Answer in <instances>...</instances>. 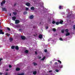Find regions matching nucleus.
I'll use <instances>...</instances> for the list:
<instances>
[{
  "label": "nucleus",
  "instance_id": "1",
  "mask_svg": "<svg viewBox=\"0 0 75 75\" xmlns=\"http://www.w3.org/2000/svg\"><path fill=\"white\" fill-rule=\"evenodd\" d=\"M20 23V20L17 19L15 20V24H18V23Z\"/></svg>",
  "mask_w": 75,
  "mask_h": 75
},
{
  "label": "nucleus",
  "instance_id": "2",
  "mask_svg": "<svg viewBox=\"0 0 75 75\" xmlns=\"http://www.w3.org/2000/svg\"><path fill=\"white\" fill-rule=\"evenodd\" d=\"M4 33L3 32V30L2 29H0V34H4Z\"/></svg>",
  "mask_w": 75,
  "mask_h": 75
},
{
  "label": "nucleus",
  "instance_id": "3",
  "mask_svg": "<svg viewBox=\"0 0 75 75\" xmlns=\"http://www.w3.org/2000/svg\"><path fill=\"white\" fill-rule=\"evenodd\" d=\"M21 38L22 39V40L25 39V36H21Z\"/></svg>",
  "mask_w": 75,
  "mask_h": 75
},
{
  "label": "nucleus",
  "instance_id": "4",
  "mask_svg": "<svg viewBox=\"0 0 75 75\" xmlns=\"http://www.w3.org/2000/svg\"><path fill=\"white\" fill-rule=\"evenodd\" d=\"M2 11H7V9L5 8H2Z\"/></svg>",
  "mask_w": 75,
  "mask_h": 75
},
{
  "label": "nucleus",
  "instance_id": "5",
  "mask_svg": "<svg viewBox=\"0 0 75 75\" xmlns=\"http://www.w3.org/2000/svg\"><path fill=\"white\" fill-rule=\"evenodd\" d=\"M26 6H28V7L30 6V3L29 2H27L26 4Z\"/></svg>",
  "mask_w": 75,
  "mask_h": 75
},
{
  "label": "nucleus",
  "instance_id": "6",
  "mask_svg": "<svg viewBox=\"0 0 75 75\" xmlns=\"http://www.w3.org/2000/svg\"><path fill=\"white\" fill-rule=\"evenodd\" d=\"M39 38L40 39H41L42 38V35H39Z\"/></svg>",
  "mask_w": 75,
  "mask_h": 75
},
{
  "label": "nucleus",
  "instance_id": "7",
  "mask_svg": "<svg viewBox=\"0 0 75 75\" xmlns=\"http://www.w3.org/2000/svg\"><path fill=\"white\" fill-rule=\"evenodd\" d=\"M70 35V33L69 32H67L66 34V36H68Z\"/></svg>",
  "mask_w": 75,
  "mask_h": 75
},
{
  "label": "nucleus",
  "instance_id": "8",
  "mask_svg": "<svg viewBox=\"0 0 75 75\" xmlns=\"http://www.w3.org/2000/svg\"><path fill=\"white\" fill-rule=\"evenodd\" d=\"M15 49L16 50H18L19 49V47H18V46H16L15 47Z\"/></svg>",
  "mask_w": 75,
  "mask_h": 75
},
{
  "label": "nucleus",
  "instance_id": "9",
  "mask_svg": "<svg viewBox=\"0 0 75 75\" xmlns=\"http://www.w3.org/2000/svg\"><path fill=\"white\" fill-rule=\"evenodd\" d=\"M20 68H17L16 69V71H20Z\"/></svg>",
  "mask_w": 75,
  "mask_h": 75
},
{
  "label": "nucleus",
  "instance_id": "10",
  "mask_svg": "<svg viewBox=\"0 0 75 75\" xmlns=\"http://www.w3.org/2000/svg\"><path fill=\"white\" fill-rule=\"evenodd\" d=\"M30 9L32 10H34V9H35V8H34V7L32 6L30 8Z\"/></svg>",
  "mask_w": 75,
  "mask_h": 75
},
{
  "label": "nucleus",
  "instance_id": "11",
  "mask_svg": "<svg viewBox=\"0 0 75 75\" xmlns=\"http://www.w3.org/2000/svg\"><path fill=\"white\" fill-rule=\"evenodd\" d=\"M34 18V16H33V15L31 16L30 17V19H32V18Z\"/></svg>",
  "mask_w": 75,
  "mask_h": 75
},
{
  "label": "nucleus",
  "instance_id": "12",
  "mask_svg": "<svg viewBox=\"0 0 75 75\" xmlns=\"http://www.w3.org/2000/svg\"><path fill=\"white\" fill-rule=\"evenodd\" d=\"M16 19V17H12V20L14 21Z\"/></svg>",
  "mask_w": 75,
  "mask_h": 75
},
{
  "label": "nucleus",
  "instance_id": "13",
  "mask_svg": "<svg viewBox=\"0 0 75 75\" xmlns=\"http://www.w3.org/2000/svg\"><path fill=\"white\" fill-rule=\"evenodd\" d=\"M9 40H10V42H12V41H13V39L11 38H10Z\"/></svg>",
  "mask_w": 75,
  "mask_h": 75
},
{
  "label": "nucleus",
  "instance_id": "14",
  "mask_svg": "<svg viewBox=\"0 0 75 75\" xmlns=\"http://www.w3.org/2000/svg\"><path fill=\"white\" fill-rule=\"evenodd\" d=\"M24 52L25 53H26V54H28V50H26Z\"/></svg>",
  "mask_w": 75,
  "mask_h": 75
},
{
  "label": "nucleus",
  "instance_id": "15",
  "mask_svg": "<svg viewBox=\"0 0 75 75\" xmlns=\"http://www.w3.org/2000/svg\"><path fill=\"white\" fill-rule=\"evenodd\" d=\"M27 13H28V12H27V11H25L23 12V14L24 15H25V14H26Z\"/></svg>",
  "mask_w": 75,
  "mask_h": 75
},
{
  "label": "nucleus",
  "instance_id": "16",
  "mask_svg": "<svg viewBox=\"0 0 75 75\" xmlns=\"http://www.w3.org/2000/svg\"><path fill=\"white\" fill-rule=\"evenodd\" d=\"M64 22V21L63 20H61L59 22V23L62 24V23Z\"/></svg>",
  "mask_w": 75,
  "mask_h": 75
},
{
  "label": "nucleus",
  "instance_id": "17",
  "mask_svg": "<svg viewBox=\"0 0 75 75\" xmlns=\"http://www.w3.org/2000/svg\"><path fill=\"white\" fill-rule=\"evenodd\" d=\"M45 59V57H44L42 59H41V60L42 61H44V59Z\"/></svg>",
  "mask_w": 75,
  "mask_h": 75
},
{
  "label": "nucleus",
  "instance_id": "18",
  "mask_svg": "<svg viewBox=\"0 0 75 75\" xmlns=\"http://www.w3.org/2000/svg\"><path fill=\"white\" fill-rule=\"evenodd\" d=\"M37 72L36 71H33V74L34 75H36V74H37Z\"/></svg>",
  "mask_w": 75,
  "mask_h": 75
},
{
  "label": "nucleus",
  "instance_id": "19",
  "mask_svg": "<svg viewBox=\"0 0 75 75\" xmlns=\"http://www.w3.org/2000/svg\"><path fill=\"white\" fill-rule=\"evenodd\" d=\"M62 7H63V6H59V9H61V8H62Z\"/></svg>",
  "mask_w": 75,
  "mask_h": 75
},
{
  "label": "nucleus",
  "instance_id": "20",
  "mask_svg": "<svg viewBox=\"0 0 75 75\" xmlns=\"http://www.w3.org/2000/svg\"><path fill=\"white\" fill-rule=\"evenodd\" d=\"M52 30L53 31H54V32H55L56 31V29L55 28H53Z\"/></svg>",
  "mask_w": 75,
  "mask_h": 75
},
{
  "label": "nucleus",
  "instance_id": "21",
  "mask_svg": "<svg viewBox=\"0 0 75 75\" xmlns=\"http://www.w3.org/2000/svg\"><path fill=\"white\" fill-rule=\"evenodd\" d=\"M65 32H66V33H68V32L69 31V30H68V29H66L65 30Z\"/></svg>",
  "mask_w": 75,
  "mask_h": 75
},
{
  "label": "nucleus",
  "instance_id": "22",
  "mask_svg": "<svg viewBox=\"0 0 75 75\" xmlns=\"http://www.w3.org/2000/svg\"><path fill=\"white\" fill-rule=\"evenodd\" d=\"M6 35H7V36H8V37H9V36H10V34L8 33H6Z\"/></svg>",
  "mask_w": 75,
  "mask_h": 75
},
{
  "label": "nucleus",
  "instance_id": "23",
  "mask_svg": "<svg viewBox=\"0 0 75 75\" xmlns=\"http://www.w3.org/2000/svg\"><path fill=\"white\" fill-rule=\"evenodd\" d=\"M14 48H15V46H12L11 47V49H14Z\"/></svg>",
  "mask_w": 75,
  "mask_h": 75
},
{
  "label": "nucleus",
  "instance_id": "24",
  "mask_svg": "<svg viewBox=\"0 0 75 75\" xmlns=\"http://www.w3.org/2000/svg\"><path fill=\"white\" fill-rule=\"evenodd\" d=\"M19 75H24L25 74L24 73H21V74H18Z\"/></svg>",
  "mask_w": 75,
  "mask_h": 75
},
{
  "label": "nucleus",
  "instance_id": "25",
  "mask_svg": "<svg viewBox=\"0 0 75 75\" xmlns=\"http://www.w3.org/2000/svg\"><path fill=\"white\" fill-rule=\"evenodd\" d=\"M56 25H58L59 24V22H56Z\"/></svg>",
  "mask_w": 75,
  "mask_h": 75
},
{
  "label": "nucleus",
  "instance_id": "26",
  "mask_svg": "<svg viewBox=\"0 0 75 75\" xmlns=\"http://www.w3.org/2000/svg\"><path fill=\"white\" fill-rule=\"evenodd\" d=\"M61 32L62 33H64V30H62Z\"/></svg>",
  "mask_w": 75,
  "mask_h": 75
},
{
  "label": "nucleus",
  "instance_id": "27",
  "mask_svg": "<svg viewBox=\"0 0 75 75\" xmlns=\"http://www.w3.org/2000/svg\"><path fill=\"white\" fill-rule=\"evenodd\" d=\"M57 61L58 62H59L60 64H61V63H62V62H61V61H60V60H58Z\"/></svg>",
  "mask_w": 75,
  "mask_h": 75
},
{
  "label": "nucleus",
  "instance_id": "28",
  "mask_svg": "<svg viewBox=\"0 0 75 75\" xmlns=\"http://www.w3.org/2000/svg\"><path fill=\"white\" fill-rule=\"evenodd\" d=\"M59 40H60V41H63V39H62V38H59Z\"/></svg>",
  "mask_w": 75,
  "mask_h": 75
},
{
  "label": "nucleus",
  "instance_id": "29",
  "mask_svg": "<svg viewBox=\"0 0 75 75\" xmlns=\"http://www.w3.org/2000/svg\"><path fill=\"white\" fill-rule=\"evenodd\" d=\"M34 65L35 66V65H37V64L36 63H33Z\"/></svg>",
  "mask_w": 75,
  "mask_h": 75
},
{
  "label": "nucleus",
  "instance_id": "30",
  "mask_svg": "<svg viewBox=\"0 0 75 75\" xmlns=\"http://www.w3.org/2000/svg\"><path fill=\"white\" fill-rule=\"evenodd\" d=\"M13 13L14 15H16L17 14V13L16 12H13Z\"/></svg>",
  "mask_w": 75,
  "mask_h": 75
},
{
  "label": "nucleus",
  "instance_id": "31",
  "mask_svg": "<svg viewBox=\"0 0 75 75\" xmlns=\"http://www.w3.org/2000/svg\"><path fill=\"white\" fill-rule=\"evenodd\" d=\"M73 29L75 30V25H73Z\"/></svg>",
  "mask_w": 75,
  "mask_h": 75
},
{
  "label": "nucleus",
  "instance_id": "32",
  "mask_svg": "<svg viewBox=\"0 0 75 75\" xmlns=\"http://www.w3.org/2000/svg\"><path fill=\"white\" fill-rule=\"evenodd\" d=\"M7 29L8 31H10V28H7Z\"/></svg>",
  "mask_w": 75,
  "mask_h": 75
},
{
  "label": "nucleus",
  "instance_id": "33",
  "mask_svg": "<svg viewBox=\"0 0 75 75\" xmlns=\"http://www.w3.org/2000/svg\"><path fill=\"white\" fill-rule=\"evenodd\" d=\"M55 71H56V72H58L59 71V70H58V69H56Z\"/></svg>",
  "mask_w": 75,
  "mask_h": 75
},
{
  "label": "nucleus",
  "instance_id": "34",
  "mask_svg": "<svg viewBox=\"0 0 75 75\" xmlns=\"http://www.w3.org/2000/svg\"><path fill=\"white\" fill-rule=\"evenodd\" d=\"M16 27L17 28H19L20 27V25H17L16 26Z\"/></svg>",
  "mask_w": 75,
  "mask_h": 75
},
{
  "label": "nucleus",
  "instance_id": "35",
  "mask_svg": "<svg viewBox=\"0 0 75 75\" xmlns=\"http://www.w3.org/2000/svg\"><path fill=\"white\" fill-rule=\"evenodd\" d=\"M3 4H4L3 2H1V6H3Z\"/></svg>",
  "mask_w": 75,
  "mask_h": 75
},
{
  "label": "nucleus",
  "instance_id": "36",
  "mask_svg": "<svg viewBox=\"0 0 75 75\" xmlns=\"http://www.w3.org/2000/svg\"><path fill=\"white\" fill-rule=\"evenodd\" d=\"M52 24H55V21H53L52 22Z\"/></svg>",
  "mask_w": 75,
  "mask_h": 75
},
{
  "label": "nucleus",
  "instance_id": "37",
  "mask_svg": "<svg viewBox=\"0 0 75 75\" xmlns=\"http://www.w3.org/2000/svg\"><path fill=\"white\" fill-rule=\"evenodd\" d=\"M2 2L4 4H5V3H6V1H3Z\"/></svg>",
  "mask_w": 75,
  "mask_h": 75
},
{
  "label": "nucleus",
  "instance_id": "38",
  "mask_svg": "<svg viewBox=\"0 0 75 75\" xmlns=\"http://www.w3.org/2000/svg\"><path fill=\"white\" fill-rule=\"evenodd\" d=\"M28 10V8H26L25 11H27V10Z\"/></svg>",
  "mask_w": 75,
  "mask_h": 75
},
{
  "label": "nucleus",
  "instance_id": "39",
  "mask_svg": "<svg viewBox=\"0 0 75 75\" xmlns=\"http://www.w3.org/2000/svg\"><path fill=\"white\" fill-rule=\"evenodd\" d=\"M44 51L45 52H47V49H45L44 50Z\"/></svg>",
  "mask_w": 75,
  "mask_h": 75
},
{
  "label": "nucleus",
  "instance_id": "40",
  "mask_svg": "<svg viewBox=\"0 0 75 75\" xmlns=\"http://www.w3.org/2000/svg\"><path fill=\"white\" fill-rule=\"evenodd\" d=\"M12 67V66H11V65H9V68H11Z\"/></svg>",
  "mask_w": 75,
  "mask_h": 75
},
{
  "label": "nucleus",
  "instance_id": "41",
  "mask_svg": "<svg viewBox=\"0 0 75 75\" xmlns=\"http://www.w3.org/2000/svg\"><path fill=\"white\" fill-rule=\"evenodd\" d=\"M57 64H58V63H57V62H55L54 63V64L55 65H57Z\"/></svg>",
  "mask_w": 75,
  "mask_h": 75
},
{
  "label": "nucleus",
  "instance_id": "42",
  "mask_svg": "<svg viewBox=\"0 0 75 75\" xmlns=\"http://www.w3.org/2000/svg\"><path fill=\"white\" fill-rule=\"evenodd\" d=\"M62 67H63V66H62V65L61 66H60L59 67V68H62Z\"/></svg>",
  "mask_w": 75,
  "mask_h": 75
},
{
  "label": "nucleus",
  "instance_id": "43",
  "mask_svg": "<svg viewBox=\"0 0 75 75\" xmlns=\"http://www.w3.org/2000/svg\"><path fill=\"white\" fill-rule=\"evenodd\" d=\"M5 75H8V73L6 72L5 74Z\"/></svg>",
  "mask_w": 75,
  "mask_h": 75
},
{
  "label": "nucleus",
  "instance_id": "44",
  "mask_svg": "<svg viewBox=\"0 0 75 75\" xmlns=\"http://www.w3.org/2000/svg\"><path fill=\"white\" fill-rule=\"evenodd\" d=\"M17 4H16V3H15L14 4V6H16V5Z\"/></svg>",
  "mask_w": 75,
  "mask_h": 75
},
{
  "label": "nucleus",
  "instance_id": "45",
  "mask_svg": "<svg viewBox=\"0 0 75 75\" xmlns=\"http://www.w3.org/2000/svg\"><path fill=\"white\" fill-rule=\"evenodd\" d=\"M49 72H52V70H50L49 71Z\"/></svg>",
  "mask_w": 75,
  "mask_h": 75
},
{
  "label": "nucleus",
  "instance_id": "46",
  "mask_svg": "<svg viewBox=\"0 0 75 75\" xmlns=\"http://www.w3.org/2000/svg\"><path fill=\"white\" fill-rule=\"evenodd\" d=\"M2 74H3V73H2L0 72V75H2Z\"/></svg>",
  "mask_w": 75,
  "mask_h": 75
},
{
  "label": "nucleus",
  "instance_id": "47",
  "mask_svg": "<svg viewBox=\"0 0 75 75\" xmlns=\"http://www.w3.org/2000/svg\"><path fill=\"white\" fill-rule=\"evenodd\" d=\"M35 54H37V52H35Z\"/></svg>",
  "mask_w": 75,
  "mask_h": 75
},
{
  "label": "nucleus",
  "instance_id": "48",
  "mask_svg": "<svg viewBox=\"0 0 75 75\" xmlns=\"http://www.w3.org/2000/svg\"><path fill=\"white\" fill-rule=\"evenodd\" d=\"M8 71V69H7L6 70V71Z\"/></svg>",
  "mask_w": 75,
  "mask_h": 75
},
{
  "label": "nucleus",
  "instance_id": "49",
  "mask_svg": "<svg viewBox=\"0 0 75 75\" xmlns=\"http://www.w3.org/2000/svg\"><path fill=\"white\" fill-rule=\"evenodd\" d=\"M48 26H47L46 29H48Z\"/></svg>",
  "mask_w": 75,
  "mask_h": 75
},
{
  "label": "nucleus",
  "instance_id": "50",
  "mask_svg": "<svg viewBox=\"0 0 75 75\" xmlns=\"http://www.w3.org/2000/svg\"><path fill=\"white\" fill-rule=\"evenodd\" d=\"M1 60H2V59H0V61H1Z\"/></svg>",
  "mask_w": 75,
  "mask_h": 75
},
{
  "label": "nucleus",
  "instance_id": "51",
  "mask_svg": "<svg viewBox=\"0 0 75 75\" xmlns=\"http://www.w3.org/2000/svg\"><path fill=\"white\" fill-rule=\"evenodd\" d=\"M11 13H10L9 14L10 16H11Z\"/></svg>",
  "mask_w": 75,
  "mask_h": 75
},
{
  "label": "nucleus",
  "instance_id": "52",
  "mask_svg": "<svg viewBox=\"0 0 75 75\" xmlns=\"http://www.w3.org/2000/svg\"><path fill=\"white\" fill-rule=\"evenodd\" d=\"M21 30V29H19V31H20Z\"/></svg>",
  "mask_w": 75,
  "mask_h": 75
},
{
  "label": "nucleus",
  "instance_id": "53",
  "mask_svg": "<svg viewBox=\"0 0 75 75\" xmlns=\"http://www.w3.org/2000/svg\"><path fill=\"white\" fill-rule=\"evenodd\" d=\"M34 35V36H35V35Z\"/></svg>",
  "mask_w": 75,
  "mask_h": 75
},
{
  "label": "nucleus",
  "instance_id": "54",
  "mask_svg": "<svg viewBox=\"0 0 75 75\" xmlns=\"http://www.w3.org/2000/svg\"><path fill=\"white\" fill-rule=\"evenodd\" d=\"M10 25H12V23H10Z\"/></svg>",
  "mask_w": 75,
  "mask_h": 75
},
{
  "label": "nucleus",
  "instance_id": "55",
  "mask_svg": "<svg viewBox=\"0 0 75 75\" xmlns=\"http://www.w3.org/2000/svg\"><path fill=\"white\" fill-rule=\"evenodd\" d=\"M39 58H40V59L41 58V57H39Z\"/></svg>",
  "mask_w": 75,
  "mask_h": 75
},
{
  "label": "nucleus",
  "instance_id": "56",
  "mask_svg": "<svg viewBox=\"0 0 75 75\" xmlns=\"http://www.w3.org/2000/svg\"><path fill=\"white\" fill-rule=\"evenodd\" d=\"M50 40H51V38H50Z\"/></svg>",
  "mask_w": 75,
  "mask_h": 75
},
{
  "label": "nucleus",
  "instance_id": "57",
  "mask_svg": "<svg viewBox=\"0 0 75 75\" xmlns=\"http://www.w3.org/2000/svg\"><path fill=\"white\" fill-rule=\"evenodd\" d=\"M41 24V23H40V24Z\"/></svg>",
  "mask_w": 75,
  "mask_h": 75
},
{
  "label": "nucleus",
  "instance_id": "58",
  "mask_svg": "<svg viewBox=\"0 0 75 75\" xmlns=\"http://www.w3.org/2000/svg\"><path fill=\"white\" fill-rule=\"evenodd\" d=\"M0 48H1V47L0 46Z\"/></svg>",
  "mask_w": 75,
  "mask_h": 75
},
{
  "label": "nucleus",
  "instance_id": "59",
  "mask_svg": "<svg viewBox=\"0 0 75 75\" xmlns=\"http://www.w3.org/2000/svg\"><path fill=\"white\" fill-rule=\"evenodd\" d=\"M68 16V17H69V16Z\"/></svg>",
  "mask_w": 75,
  "mask_h": 75
},
{
  "label": "nucleus",
  "instance_id": "60",
  "mask_svg": "<svg viewBox=\"0 0 75 75\" xmlns=\"http://www.w3.org/2000/svg\"><path fill=\"white\" fill-rule=\"evenodd\" d=\"M70 16H71V15H70Z\"/></svg>",
  "mask_w": 75,
  "mask_h": 75
}]
</instances>
